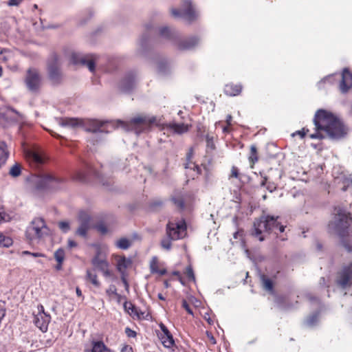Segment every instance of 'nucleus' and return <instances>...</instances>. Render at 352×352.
<instances>
[{
  "instance_id": "obj_1",
  "label": "nucleus",
  "mask_w": 352,
  "mask_h": 352,
  "mask_svg": "<svg viewBox=\"0 0 352 352\" xmlns=\"http://www.w3.org/2000/svg\"><path fill=\"white\" fill-rule=\"evenodd\" d=\"M314 123L316 132L310 135L311 139H323L326 136L340 139L347 133V128L342 122L331 112L324 109L316 111Z\"/></svg>"
},
{
  "instance_id": "obj_2",
  "label": "nucleus",
  "mask_w": 352,
  "mask_h": 352,
  "mask_svg": "<svg viewBox=\"0 0 352 352\" xmlns=\"http://www.w3.org/2000/svg\"><path fill=\"white\" fill-rule=\"evenodd\" d=\"M278 217L262 216L256 219L254 222V232L252 234L258 238L260 241L265 239L264 236L261 235L263 232H274L276 235L285 231V227L281 225L277 220Z\"/></svg>"
},
{
  "instance_id": "obj_3",
  "label": "nucleus",
  "mask_w": 352,
  "mask_h": 352,
  "mask_svg": "<svg viewBox=\"0 0 352 352\" xmlns=\"http://www.w3.org/2000/svg\"><path fill=\"white\" fill-rule=\"evenodd\" d=\"M336 211L333 220L329 223V230L342 237L352 236V218L343 210L336 208Z\"/></svg>"
},
{
  "instance_id": "obj_4",
  "label": "nucleus",
  "mask_w": 352,
  "mask_h": 352,
  "mask_svg": "<svg viewBox=\"0 0 352 352\" xmlns=\"http://www.w3.org/2000/svg\"><path fill=\"white\" fill-rule=\"evenodd\" d=\"M186 233V224L184 220L176 223L169 222L166 226V236L161 241L162 248L170 250L171 241L183 239Z\"/></svg>"
},
{
  "instance_id": "obj_5",
  "label": "nucleus",
  "mask_w": 352,
  "mask_h": 352,
  "mask_svg": "<svg viewBox=\"0 0 352 352\" xmlns=\"http://www.w3.org/2000/svg\"><path fill=\"white\" fill-rule=\"evenodd\" d=\"M155 117L147 116H138L132 118L129 122L118 121V126L128 131H134L139 135L149 130L151 125L155 122Z\"/></svg>"
},
{
  "instance_id": "obj_6",
  "label": "nucleus",
  "mask_w": 352,
  "mask_h": 352,
  "mask_svg": "<svg viewBox=\"0 0 352 352\" xmlns=\"http://www.w3.org/2000/svg\"><path fill=\"white\" fill-rule=\"evenodd\" d=\"M31 183L36 190H47L60 188L63 181L52 174L43 173L32 176Z\"/></svg>"
},
{
  "instance_id": "obj_7",
  "label": "nucleus",
  "mask_w": 352,
  "mask_h": 352,
  "mask_svg": "<svg viewBox=\"0 0 352 352\" xmlns=\"http://www.w3.org/2000/svg\"><path fill=\"white\" fill-rule=\"evenodd\" d=\"M25 235L29 241L38 242L49 235V228L43 219L36 218L28 226Z\"/></svg>"
},
{
  "instance_id": "obj_8",
  "label": "nucleus",
  "mask_w": 352,
  "mask_h": 352,
  "mask_svg": "<svg viewBox=\"0 0 352 352\" xmlns=\"http://www.w3.org/2000/svg\"><path fill=\"white\" fill-rule=\"evenodd\" d=\"M160 36L162 38L172 40L177 43L181 50H191L198 45L199 40L197 37H190L182 41H177V32L168 27L164 26L159 29Z\"/></svg>"
},
{
  "instance_id": "obj_9",
  "label": "nucleus",
  "mask_w": 352,
  "mask_h": 352,
  "mask_svg": "<svg viewBox=\"0 0 352 352\" xmlns=\"http://www.w3.org/2000/svg\"><path fill=\"white\" fill-rule=\"evenodd\" d=\"M24 82L27 89L32 92H38L42 85V78L38 71L35 68L28 69Z\"/></svg>"
},
{
  "instance_id": "obj_10",
  "label": "nucleus",
  "mask_w": 352,
  "mask_h": 352,
  "mask_svg": "<svg viewBox=\"0 0 352 352\" xmlns=\"http://www.w3.org/2000/svg\"><path fill=\"white\" fill-rule=\"evenodd\" d=\"M171 14L175 17H182L189 21H193L197 17V14L192 8L190 1L184 0L181 10L171 9Z\"/></svg>"
},
{
  "instance_id": "obj_11",
  "label": "nucleus",
  "mask_w": 352,
  "mask_h": 352,
  "mask_svg": "<svg viewBox=\"0 0 352 352\" xmlns=\"http://www.w3.org/2000/svg\"><path fill=\"white\" fill-rule=\"evenodd\" d=\"M95 57L93 55H84L77 52H72L70 61L74 65H82L88 67L90 72L95 69Z\"/></svg>"
},
{
  "instance_id": "obj_12",
  "label": "nucleus",
  "mask_w": 352,
  "mask_h": 352,
  "mask_svg": "<svg viewBox=\"0 0 352 352\" xmlns=\"http://www.w3.org/2000/svg\"><path fill=\"white\" fill-rule=\"evenodd\" d=\"M47 73L50 80L53 83L58 84L62 80L63 74L60 69V63L56 56H54L49 62Z\"/></svg>"
},
{
  "instance_id": "obj_13",
  "label": "nucleus",
  "mask_w": 352,
  "mask_h": 352,
  "mask_svg": "<svg viewBox=\"0 0 352 352\" xmlns=\"http://www.w3.org/2000/svg\"><path fill=\"white\" fill-rule=\"evenodd\" d=\"M336 283L342 289L352 285V263L344 266L338 272Z\"/></svg>"
},
{
  "instance_id": "obj_14",
  "label": "nucleus",
  "mask_w": 352,
  "mask_h": 352,
  "mask_svg": "<svg viewBox=\"0 0 352 352\" xmlns=\"http://www.w3.org/2000/svg\"><path fill=\"white\" fill-rule=\"evenodd\" d=\"M78 220L80 225L76 234L80 236L86 237L87 233L90 229L91 217L87 212L81 210L78 213Z\"/></svg>"
},
{
  "instance_id": "obj_15",
  "label": "nucleus",
  "mask_w": 352,
  "mask_h": 352,
  "mask_svg": "<svg viewBox=\"0 0 352 352\" xmlns=\"http://www.w3.org/2000/svg\"><path fill=\"white\" fill-rule=\"evenodd\" d=\"M51 317L44 311L42 305L38 307V313L34 316V323L42 331L46 332L48 329V324L50 322Z\"/></svg>"
},
{
  "instance_id": "obj_16",
  "label": "nucleus",
  "mask_w": 352,
  "mask_h": 352,
  "mask_svg": "<svg viewBox=\"0 0 352 352\" xmlns=\"http://www.w3.org/2000/svg\"><path fill=\"white\" fill-rule=\"evenodd\" d=\"M107 122L95 119H82V128L88 132L104 133L105 131L103 126Z\"/></svg>"
},
{
  "instance_id": "obj_17",
  "label": "nucleus",
  "mask_w": 352,
  "mask_h": 352,
  "mask_svg": "<svg viewBox=\"0 0 352 352\" xmlns=\"http://www.w3.org/2000/svg\"><path fill=\"white\" fill-rule=\"evenodd\" d=\"M26 159L36 165L43 164L45 161L43 151L39 148H27L24 151Z\"/></svg>"
},
{
  "instance_id": "obj_18",
  "label": "nucleus",
  "mask_w": 352,
  "mask_h": 352,
  "mask_svg": "<svg viewBox=\"0 0 352 352\" xmlns=\"http://www.w3.org/2000/svg\"><path fill=\"white\" fill-rule=\"evenodd\" d=\"M352 87V74L347 68L343 69L341 80L339 83V89L342 94L347 93Z\"/></svg>"
},
{
  "instance_id": "obj_19",
  "label": "nucleus",
  "mask_w": 352,
  "mask_h": 352,
  "mask_svg": "<svg viewBox=\"0 0 352 352\" xmlns=\"http://www.w3.org/2000/svg\"><path fill=\"white\" fill-rule=\"evenodd\" d=\"M136 76L133 72L128 73L120 81L119 87L123 92L131 91L136 85Z\"/></svg>"
},
{
  "instance_id": "obj_20",
  "label": "nucleus",
  "mask_w": 352,
  "mask_h": 352,
  "mask_svg": "<svg viewBox=\"0 0 352 352\" xmlns=\"http://www.w3.org/2000/svg\"><path fill=\"white\" fill-rule=\"evenodd\" d=\"M0 113L6 120L10 121L19 122L23 118V116L19 112L10 107L1 109Z\"/></svg>"
},
{
  "instance_id": "obj_21",
  "label": "nucleus",
  "mask_w": 352,
  "mask_h": 352,
  "mask_svg": "<svg viewBox=\"0 0 352 352\" xmlns=\"http://www.w3.org/2000/svg\"><path fill=\"white\" fill-rule=\"evenodd\" d=\"M91 264L93 265L95 269L99 271L104 270V268L107 267H109L108 261L101 254L100 251H98L96 254L92 258Z\"/></svg>"
},
{
  "instance_id": "obj_22",
  "label": "nucleus",
  "mask_w": 352,
  "mask_h": 352,
  "mask_svg": "<svg viewBox=\"0 0 352 352\" xmlns=\"http://www.w3.org/2000/svg\"><path fill=\"white\" fill-rule=\"evenodd\" d=\"M59 124L63 127H68L75 129L79 127H82V119L65 118L60 120Z\"/></svg>"
},
{
  "instance_id": "obj_23",
  "label": "nucleus",
  "mask_w": 352,
  "mask_h": 352,
  "mask_svg": "<svg viewBox=\"0 0 352 352\" xmlns=\"http://www.w3.org/2000/svg\"><path fill=\"white\" fill-rule=\"evenodd\" d=\"M168 126L173 133L182 135L189 131L191 124L173 122L169 123Z\"/></svg>"
},
{
  "instance_id": "obj_24",
  "label": "nucleus",
  "mask_w": 352,
  "mask_h": 352,
  "mask_svg": "<svg viewBox=\"0 0 352 352\" xmlns=\"http://www.w3.org/2000/svg\"><path fill=\"white\" fill-rule=\"evenodd\" d=\"M193 155V150L191 148L188 153L186 155V163L184 165V168L186 169H191L195 173L192 176L194 177L195 175H199L201 173L200 168L196 165L194 162H192V158Z\"/></svg>"
},
{
  "instance_id": "obj_25",
  "label": "nucleus",
  "mask_w": 352,
  "mask_h": 352,
  "mask_svg": "<svg viewBox=\"0 0 352 352\" xmlns=\"http://www.w3.org/2000/svg\"><path fill=\"white\" fill-rule=\"evenodd\" d=\"M88 173L93 174L94 175L98 178L100 177V175L98 172L96 171L95 169H94L91 166H88L87 173H84L82 171H78L74 175V179L82 182H85L87 180V175Z\"/></svg>"
},
{
  "instance_id": "obj_26",
  "label": "nucleus",
  "mask_w": 352,
  "mask_h": 352,
  "mask_svg": "<svg viewBox=\"0 0 352 352\" xmlns=\"http://www.w3.org/2000/svg\"><path fill=\"white\" fill-rule=\"evenodd\" d=\"M242 91L241 85L228 84L225 86L224 93L230 96L239 95Z\"/></svg>"
},
{
  "instance_id": "obj_27",
  "label": "nucleus",
  "mask_w": 352,
  "mask_h": 352,
  "mask_svg": "<svg viewBox=\"0 0 352 352\" xmlns=\"http://www.w3.org/2000/svg\"><path fill=\"white\" fill-rule=\"evenodd\" d=\"M131 264L130 258H126L124 256L120 257L117 261V270L120 274H125L126 270Z\"/></svg>"
},
{
  "instance_id": "obj_28",
  "label": "nucleus",
  "mask_w": 352,
  "mask_h": 352,
  "mask_svg": "<svg viewBox=\"0 0 352 352\" xmlns=\"http://www.w3.org/2000/svg\"><path fill=\"white\" fill-rule=\"evenodd\" d=\"M9 154L6 143L4 141H0V167L6 164Z\"/></svg>"
},
{
  "instance_id": "obj_29",
  "label": "nucleus",
  "mask_w": 352,
  "mask_h": 352,
  "mask_svg": "<svg viewBox=\"0 0 352 352\" xmlns=\"http://www.w3.org/2000/svg\"><path fill=\"white\" fill-rule=\"evenodd\" d=\"M86 280L91 283L94 287L97 288L100 287V283L98 280V276L93 270H87Z\"/></svg>"
},
{
  "instance_id": "obj_30",
  "label": "nucleus",
  "mask_w": 352,
  "mask_h": 352,
  "mask_svg": "<svg viewBox=\"0 0 352 352\" xmlns=\"http://www.w3.org/2000/svg\"><path fill=\"white\" fill-rule=\"evenodd\" d=\"M91 352H111V351L102 342L97 341L93 343Z\"/></svg>"
},
{
  "instance_id": "obj_31",
  "label": "nucleus",
  "mask_w": 352,
  "mask_h": 352,
  "mask_svg": "<svg viewBox=\"0 0 352 352\" xmlns=\"http://www.w3.org/2000/svg\"><path fill=\"white\" fill-rule=\"evenodd\" d=\"M132 241L126 238H121L116 241V246L121 250H127L131 247Z\"/></svg>"
},
{
  "instance_id": "obj_32",
  "label": "nucleus",
  "mask_w": 352,
  "mask_h": 352,
  "mask_svg": "<svg viewBox=\"0 0 352 352\" xmlns=\"http://www.w3.org/2000/svg\"><path fill=\"white\" fill-rule=\"evenodd\" d=\"M160 339L162 340V343L166 348H170L174 344V340L171 334L166 335H161Z\"/></svg>"
},
{
  "instance_id": "obj_33",
  "label": "nucleus",
  "mask_w": 352,
  "mask_h": 352,
  "mask_svg": "<svg viewBox=\"0 0 352 352\" xmlns=\"http://www.w3.org/2000/svg\"><path fill=\"white\" fill-rule=\"evenodd\" d=\"M249 161L252 164V168L253 167V165L258 161L257 149L254 145H252L250 147Z\"/></svg>"
},
{
  "instance_id": "obj_34",
  "label": "nucleus",
  "mask_w": 352,
  "mask_h": 352,
  "mask_svg": "<svg viewBox=\"0 0 352 352\" xmlns=\"http://www.w3.org/2000/svg\"><path fill=\"white\" fill-rule=\"evenodd\" d=\"M21 173V166L18 164H15L13 165L9 171V174L13 177H19Z\"/></svg>"
},
{
  "instance_id": "obj_35",
  "label": "nucleus",
  "mask_w": 352,
  "mask_h": 352,
  "mask_svg": "<svg viewBox=\"0 0 352 352\" xmlns=\"http://www.w3.org/2000/svg\"><path fill=\"white\" fill-rule=\"evenodd\" d=\"M262 282H263V288L269 292L273 291V283L272 281L266 278L265 276H262Z\"/></svg>"
},
{
  "instance_id": "obj_36",
  "label": "nucleus",
  "mask_w": 352,
  "mask_h": 352,
  "mask_svg": "<svg viewBox=\"0 0 352 352\" xmlns=\"http://www.w3.org/2000/svg\"><path fill=\"white\" fill-rule=\"evenodd\" d=\"M54 258L57 261V263H63L65 259V251L62 248L58 249L54 252Z\"/></svg>"
},
{
  "instance_id": "obj_37",
  "label": "nucleus",
  "mask_w": 352,
  "mask_h": 352,
  "mask_svg": "<svg viewBox=\"0 0 352 352\" xmlns=\"http://www.w3.org/2000/svg\"><path fill=\"white\" fill-rule=\"evenodd\" d=\"M10 56V52L4 48L0 47V60L6 62Z\"/></svg>"
},
{
  "instance_id": "obj_38",
  "label": "nucleus",
  "mask_w": 352,
  "mask_h": 352,
  "mask_svg": "<svg viewBox=\"0 0 352 352\" xmlns=\"http://www.w3.org/2000/svg\"><path fill=\"white\" fill-rule=\"evenodd\" d=\"M169 68V65L166 60L160 61L158 63L157 69L159 72L162 74H165L167 71V69Z\"/></svg>"
},
{
  "instance_id": "obj_39",
  "label": "nucleus",
  "mask_w": 352,
  "mask_h": 352,
  "mask_svg": "<svg viewBox=\"0 0 352 352\" xmlns=\"http://www.w3.org/2000/svg\"><path fill=\"white\" fill-rule=\"evenodd\" d=\"M106 293L108 296H111V295H116L118 297L120 296L117 293V289L115 285H111L107 289Z\"/></svg>"
},
{
  "instance_id": "obj_40",
  "label": "nucleus",
  "mask_w": 352,
  "mask_h": 352,
  "mask_svg": "<svg viewBox=\"0 0 352 352\" xmlns=\"http://www.w3.org/2000/svg\"><path fill=\"white\" fill-rule=\"evenodd\" d=\"M186 275L190 280H195L194 272L191 266H188L186 269Z\"/></svg>"
},
{
  "instance_id": "obj_41",
  "label": "nucleus",
  "mask_w": 352,
  "mask_h": 352,
  "mask_svg": "<svg viewBox=\"0 0 352 352\" xmlns=\"http://www.w3.org/2000/svg\"><path fill=\"white\" fill-rule=\"evenodd\" d=\"M174 204L180 209H183L184 208V202L182 198L181 197H173L172 199Z\"/></svg>"
},
{
  "instance_id": "obj_42",
  "label": "nucleus",
  "mask_w": 352,
  "mask_h": 352,
  "mask_svg": "<svg viewBox=\"0 0 352 352\" xmlns=\"http://www.w3.org/2000/svg\"><path fill=\"white\" fill-rule=\"evenodd\" d=\"M231 178H236V179H239V169L237 167L233 166L231 168V173H230V175H229V179H231Z\"/></svg>"
},
{
  "instance_id": "obj_43",
  "label": "nucleus",
  "mask_w": 352,
  "mask_h": 352,
  "mask_svg": "<svg viewBox=\"0 0 352 352\" xmlns=\"http://www.w3.org/2000/svg\"><path fill=\"white\" fill-rule=\"evenodd\" d=\"M317 319H318V315L316 314H313L312 316H309L307 319L306 323L309 326H312L316 322Z\"/></svg>"
},
{
  "instance_id": "obj_44",
  "label": "nucleus",
  "mask_w": 352,
  "mask_h": 352,
  "mask_svg": "<svg viewBox=\"0 0 352 352\" xmlns=\"http://www.w3.org/2000/svg\"><path fill=\"white\" fill-rule=\"evenodd\" d=\"M206 146L208 148L211 150H214L215 148L214 143L213 141V138L209 135L206 136Z\"/></svg>"
},
{
  "instance_id": "obj_45",
  "label": "nucleus",
  "mask_w": 352,
  "mask_h": 352,
  "mask_svg": "<svg viewBox=\"0 0 352 352\" xmlns=\"http://www.w3.org/2000/svg\"><path fill=\"white\" fill-rule=\"evenodd\" d=\"M59 228L64 232H67L69 230V223L67 221H60L58 223Z\"/></svg>"
},
{
  "instance_id": "obj_46",
  "label": "nucleus",
  "mask_w": 352,
  "mask_h": 352,
  "mask_svg": "<svg viewBox=\"0 0 352 352\" xmlns=\"http://www.w3.org/2000/svg\"><path fill=\"white\" fill-rule=\"evenodd\" d=\"M3 239L2 245L3 247H10L12 244V240L10 237L5 236Z\"/></svg>"
},
{
  "instance_id": "obj_47",
  "label": "nucleus",
  "mask_w": 352,
  "mask_h": 352,
  "mask_svg": "<svg viewBox=\"0 0 352 352\" xmlns=\"http://www.w3.org/2000/svg\"><path fill=\"white\" fill-rule=\"evenodd\" d=\"M182 307L186 309V311L190 315L193 314L192 310L190 308V305L188 304L186 300H183L182 301Z\"/></svg>"
},
{
  "instance_id": "obj_48",
  "label": "nucleus",
  "mask_w": 352,
  "mask_h": 352,
  "mask_svg": "<svg viewBox=\"0 0 352 352\" xmlns=\"http://www.w3.org/2000/svg\"><path fill=\"white\" fill-rule=\"evenodd\" d=\"M22 255H31L33 257H41V256H43V254H41V253H38V252H34V253H32L29 251H23L22 253H21Z\"/></svg>"
},
{
  "instance_id": "obj_49",
  "label": "nucleus",
  "mask_w": 352,
  "mask_h": 352,
  "mask_svg": "<svg viewBox=\"0 0 352 352\" xmlns=\"http://www.w3.org/2000/svg\"><path fill=\"white\" fill-rule=\"evenodd\" d=\"M125 333L129 338H135L136 336V332L129 327L125 329Z\"/></svg>"
},
{
  "instance_id": "obj_50",
  "label": "nucleus",
  "mask_w": 352,
  "mask_h": 352,
  "mask_svg": "<svg viewBox=\"0 0 352 352\" xmlns=\"http://www.w3.org/2000/svg\"><path fill=\"white\" fill-rule=\"evenodd\" d=\"M125 276H126V274H121V280H122V282L123 283V284L124 285L125 289L127 292H129V283L127 282V280H126Z\"/></svg>"
},
{
  "instance_id": "obj_51",
  "label": "nucleus",
  "mask_w": 352,
  "mask_h": 352,
  "mask_svg": "<svg viewBox=\"0 0 352 352\" xmlns=\"http://www.w3.org/2000/svg\"><path fill=\"white\" fill-rule=\"evenodd\" d=\"M100 272H102L105 277H111L113 275L111 271L109 270V267H105L104 270H102Z\"/></svg>"
},
{
  "instance_id": "obj_52",
  "label": "nucleus",
  "mask_w": 352,
  "mask_h": 352,
  "mask_svg": "<svg viewBox=\"0 0 352 352\" xmlns=\"http://www.w3.org/2000/svg\"><path fill=\"white\" fill-rule=\"evenodd\" d=\"M309 130L307 129L305 130V129H302V130L300 131H296L295 133L293 134V135H295L296 134H298L300 136L301 138H304L305 135H306V133L308 132Z\"/></svg>"
},
{
  "instance_id": "obj_53",
  "label": "nucleus",
  "mask_w": 352,
  "mask_h": 352,
  "mask_svg": "<svg viewBox=\"0 0 352 352\" xmlns=\"http://www.w3.org/2000/svg\"><path fill=\"white\" fill-rule=\"evenodd\" d=\"M121 352H133V349L131 346L124 344L121 349Z\"/></svg>"
},
{
  "instance_id": "obj_54",
  "label": "nucleus",
  "mask_w": 352,
  "mask_h": 352,
  "mask_svg": "<svg viewBox=\"0 0 352 352\" xmlns=\"http://www.w3.org/2000/svg\"><path fill=\"white\" fill-rule=\"evenodd\" d=\"M160 328H161V329L162 331V335H166L167 336L168 334H171L164 324H160Z\"/></svg>"
},
{
  "instance_id": "obj_55",
  "label": "nucleus",
  "mask_w": 352,
  "mask_h": 352,
  "mask_svg": "<svg viewBox=\"0 0 352 352\" xmlns=\"http://www.w3.org/2000/svg\"><path fill=\"white\" fill-rule=\"evenodd\" d=\"M147 43V38L143 36L141 39L140 40V45L142 48H144Z\"/></svg>"
},
{
  "instance_id": "obj_56",
  "label": "nucleus",
  "mask_w": 352,
  "mask_h": 352,
  "mask_svg": "<svg viewBox=\"0 0 352 352\" xmlns=\"http://www.w3.org/2000/svg\"><path fill=\"white\" fill-rule=\"evenodd\" d=\"M206 334H207V337L208 338L210 342L212 344H216V340L215 338H214V336L212 335L211 333H209L208 331L206 332Z\"/></svg>"
},
{
  "instance_id": "obj_57",
  "label": "nucleus",
  "mask_w": 352,
  "mask_h": 352,
  "mask_svg": "<svg viewBox=\"0 0 352 352\" xmlns=\"http://www.w3.org/2000/svg\"><path fill=\"white\" fill-rule=\"evenodd\" d=\"M23 0H10L8 5L10 6L19 5Z\"/></svg>"
},
{
  "instance_id": "obj_58",
  "label": "nucleus",
  "mask_w": 352,
  "mask_h": 352,
  "mask_svg": "<svg viewBox=\"0 0 352 352\" xmlns=\"http://www.w3.org/2000/svg\"><path fill=\"white\" fill-rule=\"evenodd\" d=\"M242 236H243V232L242 231H237V232L234 233V239H242Z\"/></svg>"
},
{
  "instance_id": "obj_59",
  "label": "nucleus",
  "mask_w": 352,
  "mask_h": 352,
  "mask_svg": "<svg viewBox=\"0 0 352 352\" xmlns=\"http://www.w3.org/2000/svg\"><path fill=\"white\" fill-rule=\"evenodd\" d=\"M98 230L100 232H102V233H103V234H104V233H106V232H107V230L106 227H105L104 226H103V225H100V226H98Z\"/></svg>"
},
{
  "instance_id": "obj_60",
  "label": "nucleus",
  "mask_w": 352,
  "mask_h": 352,
  "mask_svg": "<svg viewBox=\"0 0 352 352\" xmlns=\"http://www.w3.org/2000/svg\"><path fill=\"white\" fill-rule=\"evenodd\" d=\"M76 245H77V243L74 241H73V240L68 241V246L70 248L76 247Z\"/></svg>"
},
{
  "instance_id": "obj_61",
  "label": "nucleus",
  "mask_w": 352,
  "mask_h": 352,
  "mask_svg": "<svg viewBox=\"0 0 352 352\" xmlns=\"http://www.w3.org/2000/svg\"><path fill=\"white\" fill-rule=\"evenodd\" d=\"M232 117L231 115H228L226 116V123L228 126L231 125V121H232Z\"/></svg>"
},
{
  "instance_id": "obj_62",
  "label": "nucleus",
  "mask_w": 352,
  "mask_h": 352,
  "mask_svg": "<svg viewBox=\"0 0 352 352\" xmlns=\"http://www.w3.org/2000/svg\"><path fill=\"white\" fill-rule=\"evenodd\" d=\"M151 270L152 272L157 273V265H154V264H151Z\"/></svg>"
},
{
  "instance_id": "obj_63",
  "label": "nucleus",
  "mask_w": 352,
  "mask_h": 352,
  "mask_svg": "<svg viewBox=\"0 0 352 352\" xmlns=\"http://www.w3.org/2000/svg\"><path fill=\"white\" fill-rule=\"evenodd\" d=\"M267 188L272 192L276 189V186L274 184L268 185Z\"/></svg>"
},
{
  "instance_id": "obj_64",
  "label": "nucleus",
  "mask_w": 352,
  "mask_h": 352,
  "mask_svg": "<svg viewBox=\"0 0 352 352\" xmlns=\"http://www.w3.org/2000/svg\"><path fill=\"white\" fill-rule=\"evenodd\" d=\"M76 294L78 296H79V297L82 296V292L78 287H76Z\"/></svg>"
}]
</instances>
